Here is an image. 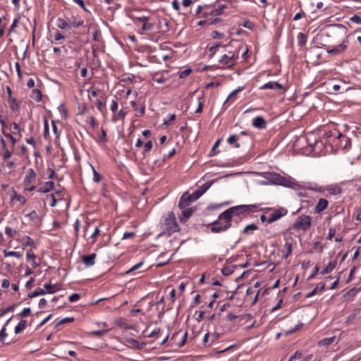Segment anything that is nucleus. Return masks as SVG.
<instances>
[{
	"mask_svg": "<svg viewBox=\"0 0 361 361\" xmlns=\"http://www.w3.org/2000/svg\"><path fill=\"white\" fill-rule=\"evenodd\" d=\"M126 113L123 111V109H121L116 115H115L112 121L114 122H116L119 118H124L126 116Z\"/></svg>",
	"mask_w": 361,
	"mask_h": 361,
	"instance_id": "nucleus-43",
	"label": "nucleus"
},
{
	"mask_svg": "<svg viewBox=\"0 0 361 361\" xmlns=\"http://www.w3.org/2000/svg\"><path fill=\"white\" fill-rule=\"evenodd\" d=\"M142 264H143L142 262L137 263V264L134 265L130 269H129L128 271H126V274H130V273H131V272H133V271H134L135 270H137L138 269H140L141 267Z\"/></svg>",
	"mask_w": 361,
	"mask_h": 361,
	"instance_id": "nucleus-51",
	"label": "nucleus"
},
{
	"mask_svg": "<svg viewBox=\"0 0 361 361\" xmlns=\"http://www.w3.org/2000/svg\"><path fill=\"white\" fill-rule=\"evenodd\" d=\"M191 73H192V69L187 68V69H185L184 71H179L178 73V75L180 78L183 79V78H187Z\"/></svg>",
	"mask_w": 361,
	"mask_h": 361,
	"instance_id": "nucleus-40",
	"label": "nucleus"
},
{
	"mask_svg": "<svg viewBox=\"0 0 361 361\" xmlns=\"http://www.w3.org/2000/svg\"><path fill=\"white\" fill-rule=\"evenodd\" d=\"M285 245L281 250L283 259H287L292 253L294 239L290 235H285Z\"/></svg>",
	"mask_w": 361,
	"mask_h": 361,
	"instance_id": "nucleus-7",
	"label": "nucleus"
},
{
	"mask_svg": "<svg viewBox=\"0 0 361 361\" xmlns=\"http://www.w3.org/2000/svg\"><path fill=\"white\" fill-rule=\"evenodd\" d=\"M319 267L318 265H316L314 268L313 269L311 274L309 276L308 279H311L314 278L319 272Z\"/></svg>",
	"mask_w": 361,
	"mask_h": 361,
	"instance_id": "nucleus-62",
	"label": "nucleus"
},
{
	"mask_svg": "<svg viewBox=\"0 0 361 361\" xmlns=\"http://www.w3.org/2000/svg\"><path fill=\"white\" fill-rule=\"evenodd\" d=\"M225 5H220L218 8H215L209 12L211 16H217L221 15L223 10L225 8Z\"/></svg>",
	"mask_w": 361,
	"mask_h": 361,
	"instance_id": "nucleus-35",
	"label": "nucleus"
},
{
	"mask_svg": "<svg viewBox=\"0 0 361 361\" xmlns=\"http://www.w3.org/2000/svg\"><path fill=\"white\" fill-rule=\"evenodd\" d=\"M244 89V87H239L238 89L233 90L229 95L228 97H227L226 100L224 102V106L226 105V104L232 98H233L238 93L240 92L241 91H243Z\"/></svg>",
	"mask_w": 361,
	"mask_h": 361,
	"instance_id": "nucleus-36",
	"label": "nucleus"
},
{
	"mask_svg": "<svg viewBox=\"0 0 361 361\" xmlns=\"http://www.w3.org/2000/svg\"><path fill=\"white\" fill-rule=\"evenodd\" d=\"M303 354L300 351H296L293 355L290 356L288 361H293L295 359H300L302 357Z\"/></svg>",
	"mask_w": 361,
	"mask_h": 361,
	"instance_id": "nucleus-50",
	"label": "nucleus"
},
{
	"mask_svg": "<svg viewBox=\"0 0 361 361\" xmlns=\"http://www.w3.org/2000/svg\"><path fill=\"white\" fill-rule=\"evenodd\" d=\"M130 105L133 108V109L136 111L135 116H142L144 115L145 112V106L142 104L140 108H138L137 106V103L135 101H131Z\"/></svg>",
	"mask_w": 361,
	"mask_h": 361,
	"instance_id": "nucleus-20",
	"label": "nucleus"
},
{
	"mask_svg": "<svg viewBox=\"0 0 361 361\" xmlns=\"http://www.w3.org/2000/svg\"><path fill=\"white\" fill-rule=\"evenodd\" d=\"M74 321V318L73 317H66L61 320H60L58 323H57V325H62L65 323H68V322H72Z\"/></svg>",
	"mask_w": 361,
	"mask_h": 361,
	"instance_id": "nucleus-58",
	"label": "nucleus"
},
{
	"mask_svg": "<svg viewBox=\"0 0 361 361\" xmlns=\"http://www.w3.org/2000/svg\"><path fill=\"white\" fill-rule=\"evenodd\" d=\"M8 102L9 104V107L12 111L18 113L19 112L20 104L15 98L8 99Z\"/></svg>",
	"mask_w": 361,
	"mask_h": 361,
	"instance_id": "nucleus-21",
	"label": "nucleus"
},
{
	"mask_svg": "<svg viewBox=\"0 0 361 361\" xmlns=\"http://www.w3.org/2000/svg\"><path fill=\"white\" fill-rule=\"evenodd\" d=\"M161 332V330L159 328L154 329L148 336V338H152L154 336H158Z\"/></svg>",
	"mask_w": 361,
	"mask_h": 361,
	"instance_id": "nucleus-59",
	"label": "nucleus"
},
{
	"mask_svg": "<svg viewBox=\"0 0 361 361\" xmlns=\"http://www.w3.org/2000/svg\"><path fill=\"white\" fill-rule=\"evenodd\" d=\"M135 236V232H125L123 233L122 239L123 240H126V239H129V238H133Z\"/></svg>",
	"mask_w": 361,
	"mask_h": 361,
	"instance_id": "nucleus-56",
	"label": "nucleus"
},
{
	"mask_svg": "<svg viewBox=\"0 0 361 361\" xmlns=\"http://www.w3.org/2000/svg\"><path fill=\"white\" fill-rule=\"evenodd\" d=\"M257 229H258V227L255 224H249L244 228V229L243 231V233L249 234V233H250V232H252Z\"/></svg>",
	"mask_w": 361,
	"mask_h": 361,
	"instance_id": "nucleus-34",
	"label": "nucleus"
},
{
	"mask_svg": "<svg viewBox=\"0 0 361 361\" xmlns=\"http://www.w3.org/2000/svg\"><path fill=\"white\" fill-rule=\"evenodd\" d=\"M154 23H144L142 27V30L149 31L154 27Z\"/></svg>",
	"mask_w": 361,
	"mask_h": 361,
	"instance_id": "nucleus-46",
	"label": "nucleus"
},
{
	"mask_svg": "<svg viewBox=\"0 0 361 361\" xmlns=\"http://www.w3.org/2000/svg\"><path fill=\"white\" fill-rule=\"evenodd\" d=\"M180 209L181 210V214L179 215V219L180 221L182 223H185L195 211V208L188 207L184 208H180Z\"/></svg>",
	"mask_w": 361,
	"mask_h": 361,
	"instance_id": "nucleus-10",
	"label": "nucleus"
},
{
	"mask_svg": "<svg viewBox=\"0 0 361 361\" xmlns=\"http://www.w3.org/2000/svg\"><path fill=\"white\" fill-rule=\"evenodd\" d=\"M325 190L331 195H338L343 191L341 187L337 184L329 185Z\"/></svg>",
	"mask_w": 361,
	"mask_h": 361,
	"instance_id": "nucleus-16",
	"label": "nucleus"
},
{
	"mask_svg": "<svg viewBox=\"0 0 361 361\" xmlns=\"http://www.w3.org/2000/svg\"><path fill=\"white\" fill-rule=\"evenodd\" d=\"M324 288H325V283H319L316 286V287L311 292L307 293L305 297L307 298H310V297L314 295L317 291H320V292L323 291L324 290Z\"/></svg>",
	"mask_w": 361,
	"mask_h": 361,
	"instance_id": "nucleus-22",
	"label": "nucleus"
},
{
	"mask_svg": "<svg viewBox=\"0 0 361 361\" xmlns=\"http://www.w3.org/2000/svg\"><path fill=\"white\" fill-rule=\"evenodd\" d=\"M298 44L299 46L302 47L307 42V36L302 32H300L297 37Z\"/></svg>",
	"mask_w": 361,
	"mask_h": 361,
	"instance_id": "nucleus-32",
	"label": "nucleus"
},
{
	"mask_svg": "<svg viewBox=\"0 0 361 361\" xmlns=\"http://www.w3.org/2000/svg\"><path fill=\"white\" fill-rule=\"evenodd\" d=\"M267 121L260 116L255 117L252 122V126L257 129H264L267 126Z\"/></svg>",
	"mask_w": 361,
	"mask_h": 361,
	"instance_id": "nucleus-12",
	"label": "nucleus"
},
{
	"mask_svg": "<svg viewBox=\"0 0 361 361\" xmlns=\"http://www.w3.org/2000/svg\"><path fill=\"white\" fill-rule=\"evenodd\" d=\"M238 58V54L229 51L228 54L222 56L219 63L226 68H231L234 66V61Z\"/></svg>",
	"mask_w": 361,
	"mask_h": 361,
	"instance_id": "nucleus-6",
	"label": "nucleus"
},
{
	"mask_svg": "<svg viewBox=\"0 0 361 361\" xmlns=\"http://www.w3.org/2000/svg\"><path fill=\"white\" fill-rule=\"evenodd\" d=\"M165 228L169 235L180 231L179 225L178 224L176 216L173 212H170L164 221Z\"/></svg>",
	"mask_w": 361,
	"mask_h": 361,
	"instance_id": "nucleus-4",
	"label": "nucleus"
},
{
	"mask_svg": "<svg viewBox=\"0 0 361 361\" xmlns=\"http://www.w3.org/2000/svg\"><path fill=\"white\" fill-rule=\"evenodd\" d=\"M15 306H16V305L13 304L11 306L8 307L7 308L1 309L0 310V317H3L4 315H5L6 314H7L10 312H13L15 309Z\"/></svg>",
	"mask_w": 361,
	"mask_h": 361,
	"instance_id": "nucleus-39",
	"label": "nucleus"
},
{
	"mask_svg": "<svg viewBox=\"0 0 361 361\" xmlns=\"http://www.w3.org/2000/svg\"><path fill=\"white\" fill-rule=\"evenodd\" d=\"M44 137L45 139H47L48 137L49 136V124H48V121L47 119L45 118H44Z\"/></svg>",
	"mask_w": 361,
	"mask_h": 361,
	"instance_id": "nucleus-42",
	"label": "nucleus"
},
{
	"mask_svg": "<svg viewBox=\"0 0 361 361\" xmlns=\"http://www.w3.org/2000/svg\"><path fill=\"white\" fill-rule=\"evenodd\" d=\"M334 30L333 33L335 35H340L343 37L342 42L341 44L336 46H325L326 52L331 56L340 55L344 53L348 47V29L345 26L341 24H334L333 25Z\"/></svg>",
	"mask_w": 361,
	"mask_h": 361,
	"instance_id": "nucleus-1",
	"label": "nucleus"
},
{
	"mask_svg": "<svg viewBox=\"0 0 361 361\" xmlns=\"http://www.w3.org/2000/svg\"><path fill=\"white\" fill-rule=\"evenodd\" d=\"M19 22V18H15L12 23V24L11 25L10 27H9V30H8V32L11 33L12 32L14 31L15 28L17 27L18 25V23Z\"/></svg>",
	"mask_w": 361,
	"mask_h": 361,
	"instance_id": "nucleus-54",
	"label": "nucleus"
},
{
	"mask_svg": "<svg viewBox=\"0 0 361 361\" xmlns=\"http://www.w3.org/2000/svg\"><path fill=\"white\" fill-rule=\"evenodd\" d=\"M54 185H55L53 181H47L44 183L42 186H40L37 191L42 193L49 192L54 190Z\"/></svg>",
	"mask_w": 361,
	"mask_h": 361,
	"instance_id": "nucleus-17",
	"label": "nucleus"
},
{
	"mask_svg": "<svg viewBox=\"0 0 361 361\" xmlns=\"http://www.w3.org/2000/svg\"><path fill=\"white\" fill-rule=\"evenodd\" d=\"M17 231L16 230H13L11 227L6 226L5 228V233L8 238H13Z\"/></svg>",
	"mask_w": 361,
	"mask_h": 361,
	"instance_id": "nucleus-44",
	"label": "nucleus"
},
{
	"mask_svg": "<svg viewBox=\"0 0 361 361\" xmlns=\"http://www.w3.org/2000/svg\"><path fill=\"white\" fill-rule=\"evenodd\" d=\"M337 266V259L330 262L328 265L321 271L322 275H326L331 273Z\"/></svg>",
	"mask_w": 361,
	"mask_h": 361,
	"instance_id": "nucleus-19",
	"label": "nucleus"
},
{
	"mask_svg": "<svg viewBox=\"0 0 361 361\" xmlns=\"http://www.w3.org/2000/svg\"><path fill=\"white\" fill-rule=\"evenodd\" d=\"M152 146H153V145H152V142L151 140H149L148 142H147L144 146L145 152H149L152 149Z\"/></svg>",
	"mask_w": 361,
	"mask_h": 361,
	"instance_id": "nucleus-63",
	"label": "nucleus"
},
{
	"mask_svg": "<svg viewBox=\"0 0 361 361\" xmlns=\"http://www.w3.org/2000/svg\"><path fill=\"white\" fill-rule=\"evenodd\" d=\"M288 213V211L286 209L280 207L279 209H274L273 212L269 215V216L267 219V223L271 224L281 217L286 215Z\"/></svg>",
	"mask_w": 361,
	"mask_h": 361,
	"instance_id": "nucleus-9",
	"label": "nucleus"
},
{
	"mask_svg": "<svg viewBox=\"0 0 361 361\" xmlns=\"http://www.w3.org/2000/svg\"><path fill=\"white\" fill-rule=\"evenodd\" d=\"M21 242H22V245L23 247H26V246H33L34 244H35V241L33 239H32L30 236L28 235H25L21 239Z\"/></svg>",
	"mask_w": 361,
	"mask_h": 361,
	"instance_id": "nucleus-26",
	"label": "nucleus"
},
{
	"mask_svg": "<svg viewBox=\"0 0 361 361\" xmlns=\"http://www.w3.org/2000/svg\"><path fill=\"white\" fill-rule=\"evenodd\" d=\"M260 90H283V86L278 82L269 81L259 87Z\"/></svg>",
	"mask_w": 361,
	"mask_h": 361,
	"instance_id": "nucleus-13",
	"label": "nucleus"
},
{
	"mask_svg": "<svg viewBox=\"0 0 361 361\" xmlns=\"http://www.w3.org/2000/svg\"><path fill=\"white\" fill-rule=\"evenodd\" d=\"M45 294H47V292L44 288H37L32 293H30L28 295V297L29 298H35V297H37L39 295H44Z\"/></svg>",
	"mask_w": 361,
	"mask_h": 361,
	"instance_id": "nucleus-30",
	"label": "nucleus"
},
{
	"mask_svg": "<svg viewBox=\"0 0 361 361\" xmlns=\"http://www.w3.org/2000/svg\"><path fill=\"white\" fill-rule=\"evenodd\" d=\"M238 136L236 135H231L227 140V142L229 145H235L236 148L240 147V144L238 142Z\"/></svg>",
	"mask_w": 361,
	"mask_h": 361,
	"instance_id": "nucleus-29",
	"label": "nucleus"
},
{
	"mask_svg": "<svg viewBox=\"0 0 361 361\" xmlns=\"http://www.w3.org/2000/svg\"><path fill=\"white\" fill-rule=\"evenodd\" d=\"M44 288L47 290V293L53 294L58 290L61 289V285L60 283H55L51 285V283H45Z\"/></svg>",
	"mask_w": 361,
	"mask_h": 361,
	"instance_id": "nucleus-18",
	"label": "nucleus"
},
{
	"mask_svg": "<svg viewBox=\"0 0 361 361\" xmlns=\"http://www.w3.org/2000/svg\"><path fill=\"white\" fill-rule=\"evenodd\" d=\"M329 202L326 199L321 198L319 200L316 207H314V212L319 214L327 208Z\"/></svg>",
	"mask_w": 361,
	"mask_h": 361,
	"instance_id": "nucleus-14",
	"label": "nucleus"
},
{
	"mask_svg": "<svg viewBox=\"0 0 361 361\" xmlns=\"http://www.w3.org/2000/svg\"><path fill=\"white\" fill-rule=\"evenodd\" d=\"M65 36L63 35L60 32L57 31L54 35L55 41H61L62 39H65Z\"/></svg>",
	"mask_w": 361,
	"mask_h": 361,
	"instance_id": "nucleus-64",
	"label": "nucleus"
},
{
	"mask_svg": "<svg viewBox=\"0 0 361 361\" xmlns=\"http://www.w3.org/2000/svg\"><path fill=\"white\" fill-rule=\"evenodd\" d=\"M92 167L93 169V180L96 183L100 182L102 179L100 174L94 169L93 166Z\"/></svg>",
	"mask_w": 361,
	"mask_h": 361,
	"instance_id": "nucleus-49",
	"label": "nucleus"
},
{
	"mask_svg": "<svg viewBox=\"0 0 361 361\" xmlns=\"http://www.w3.org/2000/svg\"><path fill=\"white\" fill-rule=\"evenodd\" d=\"M107 332L106 330H94L92 331L90 334L100 337L103 335H104Z\"/></svg>",
	"mask_w": 361,
	"mask_h": 361,
	"instance_id": "nucleus-53",
	"label": "nucleus"
},
{
	"mask_svg": "<svg viewBox=\"0 0 361 361\" xmlns=\"http://www.w3.org/2000/svg\"><path fill=\"white\" fill-rule=\"evenodd\" d=\"M35 255L32 249H29L27 250L26 259L27 262H31L35 259Z\"/></svg>",
	"mask_w": 361,
	"mask_h": 361,
	"instance_id": "nucleus-45",
	"label": "nucleus"
},
{
	"mask_svg": "<svg viewBox=\"0 0 361 361\" xmlns=\"http://www.w3.org/2000/svg\"><path fill=\"white\" fill-rule=\"evenodd\" d=\"M195 200L192 199V195L188 192H185L180 197L178 203L179 208L188 207V206Z\"/></svg>",
	"mask_w": 361,
	"mask_h": 361,
	"instance_id": "nucleus-11",
	"label": "nucleus"
},
{
	"mask_svg": "<svg viewBox=\"0 0 361 361\" xmlns=\"http://www.w3.org/2000/svg\"><path fill=\"white\" fill-rule=\"evenodd\" d=\"M97 255L95 253H92L90 255H84L82 257V262L87 267H92L95 264V259Z\"/></svg>",
	"mask_w": 361,
	"mask_h": 361,
	"instance_id": "nucleus-15",
	"label": "nucleus"
},
{
	"mask_svg": "<svg viewBox=\"0 0 361 361\" xmlns=\"http://www.w3.org/2000/svg\"><path fill=\"white\" fill-rule=\"evenodd\" d=\"M27 216H28L30 219L32 221H35L39 217L37 213L35 210L32 211L30 213L27 214Z\"/></svg>",
	"mask_w": 361,
	"mask_h": 361,
	"instance_id": "nucleus-57",
	"label": "nucleus"
},
{
	"mask_svg": "<svg viewBox=\"0 0 361 361\" xmlns=\"http://www.w3.org/2000/svg\"><path fill=\"white\" fill-rule=\"evenodd\" d=\"M312 224V219L308 215H301L297 218L293 224L295 229L306 232L309 230Z\"/></svg>",
	"mask_w": 361,
	"mask_h": 361,
	"instance_id": "nucleus-5",
	"label": "nucleus"
},
{
	"mask_svg": "<svg viewBox=\"0 0 361 361\" xmlns=\"http://www.w3.org/2000/svg\"><path fill=\"white\" fill-rule=\"evenodd\" d=\"M356 317H361V308H357L355 310L353 313L348 315V321L350 322L355 319Z\"/></svg>",
	"mask_w": 361,
	"mask_h": 361,
	"instance_id": "nucleus-33",
	"label": "nucleus"
},
{
	"mask_svg": "<svg viewBox=\"0 0 361 361\" xmlns=\"http://www.w3.org/2000/svg\"><path fill=\"white\" fill-rule=\"evenodd\" d=\"M26 328V321L21 320L15 327V334H18Z\"/></svg>",
	"mask_w": 361,
	"mask_h": 361,
	"instance_id": "nucleus-31",
	"label": "nucleus"
},
{
	"mask_svg": "<svg viewBox=\"0 0 361 361\" xmlns=\"http://www.w3.org/2000/svg\"><path fill=\"white\" fill-rule=\"evenodd\" d=\"M259 204H241L238 206H234L226 209L231 214L232 217L233 216H240L244 214H250L252 212H255L259 209Z\"/></svg>",
	"mask_w": 361,
	"mask_h": 361,
	"instance_id": "nucleus-3",
	"label": "nucleus"
},
{
	"mask_svg": "<svg viewBox=\"0 0 361 361\" xmlns=\"http://www.w3.org/2000/svg\"><path fill=\"white\" fill-rule=\"evenodd\" d=\"M31 98L36 102L42 100V93L39 89H34L32 91Z\"/></svg>",
	"mask_w": 361,
	"mask_h": 361,
	"instance_id": "nucleus-28",
	"label": "nucleus"
},
{
	"mask_svg": "<svg viewBox=\"0 0 361 361\" xmlns=\"http://www.w3.org/2000/svg\"><path fill=\"white\" fill-rule=\"evenodd\" d=\"M336 339L335 336H331L330 338H325L321 341H319V345H328L331 343H332Z\"/></svg>",
	"mask_w": 361,
	"mask_h": 361,
	"instance_id": "nucleus-37",
	"label": "nucleus"
},
{
	"mask_svg": "<svg viewBox=\"0 0 361 361\" xmlns=\"http://www.w3.org/2000/svg\"><path fill=\"white\" fill-rule=\"evenodd\" d=\"M80 298V295L78 293H73L68 298V300L71 302H74L78 301Z\"/></svg>",
	"mask_w": 361,
	"mask_h": 361,
	"instance_id": "nucleus-52",
	"label": "nucleus"
},
{
	"mask_svg": "<svg viewBox=\"0 0 361 361\" xmlns=\"http://www.w3.org/2000/svg\"><path fill=\"white\" fill-rule=\"evenodd\" d=\"M212 182H207L204 183L199 189L203 192V194L210 188Z\"/></svg>",
	"mask_w": 361,
	"mask_h": 361,
	"instance_id": "nucleus-55",
	"label": "nucleus"
},
{
	"mask_svg": "<svg viewBox=\"0 0 361 361\" xmlns=\"http://www.w3.org/2000/svg\"><path fill=\"white\" fill-rule=\"evenodd\" d=\"M69 23L71 27L73 26L74 28H78L80 26H82L84 24V20L82 19L77 20L76 17L72 16L69 20Z\"/></svg>",
	"mask_w": 361,
	"mask_h": 361,
	"instance_id": "nucleus-23",
	"label": "nucleus"
},
{
	"mask_svg": "<svg viewBox=\"0 0 361 361\" xmlns=\"http://www.w3.org/2000/svg\"><path fill=\"white\" fill-rule=\"evenodd\" d=\"M36 177V173L32 169H29L27 171L26 176L24 179V183L25 185V190L28 191H32L35 189V187L32 185L35 181Z\"/></svg>",
	"mask_w": 361,
	"mask_h": 361,
	"instance_id": "nucleus-8",
	"label": "nucleus"
},
{
	"mask_svg": "<svg viewBox=\"0 0 361 361\" xmlns=\"http://www.w3.org/2000/svg\"><path fill=\"white\" fill-rule=\"evenodd\" d=\"M87 121L91 125V126L94 128L97 126V121L94 117L90 116L87 118Z\"/></svg>",
	"mask_w": 361,
	"mask_h": 361,
	"instance_id": "nucleus-61",
	"label": "nucleus"
},
{
	"mask_svg": "<svg viewBox=\"0 0 361 361\" xmlns=\"http://www.w3.org/2000/svg\"><path fill=\"white\" fill-rule=\"evenodd\" d=\"M221 46V43H216L214 45L211 46L209 49V51L211 52L212 55H214L216 53V49Z\"/></svg>",
	"mask_w": 361,
	"mask_h": 361,
	"instance_id": "nucleus-60",
	"label": "nucleus"
},
{
	"mask_svg": "<svg viewBox=\"0 0 361 361\" xmlns=\"http://www.w3.org/2000/svg\"><path fill=\"white\" fill-rule=\"evenodd\" d=\"M236 269V266L235 265H228V266H225L222 269H221V273L224 275V276H229L231 275V274H233L235 271V269Z\"/></svg>",
	"mask_w": 361,
	"mask_h": 361,
	"instance_id": "nucleus-25",
	"label": "nucleus"
},
{
	"mask_svg": "<svg viewBox=\"0 0 361 361\" xmlns=\"http://www.w3.org/2000/svg\"><path fill=\"white\" fill-rule=\"evenodd\" d=\"M56 25L61 30L70 29L71 25L65 19L59 18L57 19Z\"/></svg>",
	"mask_w": 361,
	"mask_h": 361,
	"instance_id": "nucleus-24",
	"label": "nucleus"
},
{
	"mask_svg": "<svg viewBox=\"0 0 361 361\" xmlns=\"http://www.w3.org/2000/svg\"><path fill=\"white\" fill-rule=\"evenodd\" d=\"M232 220L233 217L230 213L225 210L219 215L216 220L211 224V232L218 233L227 231L232 226Z\"/></svg>",
	"mask_w": 361,
	"mask_h": 361,
	"instance_id": "nucleus-2",
	"label": "nucleus"
},
{
	"mask_svg": "<svg viewBox=\"0 0 361 361\" xmlns=\"http://www.w3.org/2000/svg\"><path fill=\"white\" fill-rule=\"evenodd\" d=\"M47 200L50 201L49 205L51 207H55L57 203V199L56 198V196L54 194H50L47 196Z\"/></svg>",
	"mask_w": 361,
	"mask_h": 361,
	"instance_id": "nucleus-38",
	"label": "nucleus"
},
{
	"mask_svg": "<svg viewBox=\"0 0 361 361\" xmlns=\"http://www.w3.org/2000/svg\"><path fill=\"white\" fill-rule=\"evenodd\" d=\"M191 195L192 199L197 200L203 195V192L198 188L197 190L194 191Z\"/></svg>",
	"mask_w": 361,
	"mask_h": 361,
	"instance_id": "nucleus-47",
	"label": "nucleus"
},
{
	"mask_svg": "<svg viewBox=\"0 0 361 361\" xmlns=\"http://www.w3.org/2000/svg\"><path fill=\"white\" fill-rule=\"evenodd\" d=\"M3 253L6 257H15L16 258L20 259L23 257V254L20 252L7 251L6 250H4L3 251Z\"/></svg>",
	"mask_w": 361,
	"mask_h": 361,
	"instance_id": "nucleus-27",
	"label": "nucleus"
},
{
	"mask_svg": "<svg viewBox=\"0 0 361 361\" xmlns=\"http://www.w3.org/2000/svg\"><path fill=\"white\" fill-rule=\"evenodd\" d=\"M11 319V318H10L6 323V324L4 325V326L1 329V330L0 331V340L1 341H2L3 343H4V339L7 336V334L6 332V326L8 324V323L9 322V321Z\"/></svg>",
	"mask_w": 361,
	"mask_h": 361,
	"instance_id": "nucleus-41",
	"label": "nucleus"
},
{
	"mask_svg": "<svg viewBox=\"0 0 361 361\" xmlns=\"http://www.w3.org/2000/svg\"><path fill=\"white\" fill-rule=\"evenodd\" d=\"M30 313H31L30 307H25L18 315L20 317H27Z\"/></svg>",
	"mask_w": 361,
	"mask_h": 361,
	"instance_id": "nucleus-48",
	"label": "nucleus"
}]
</instances>
